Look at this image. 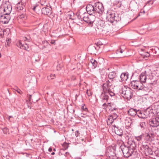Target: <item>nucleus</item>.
Returning a JSON list of instances; mask_svg holds the SVG:
<instances>
[{
	"label": "nucleus",
	"mask_w": 159,
	"mask_h": 159,
	"mask_svg": "<svg viewBox=\"0 0 159 159\" xmlns=\"http://www.w3.org/2000/svg\"><path fill=\"white\" fill-rule=\"evenodd\" d=\"M52 149L51 147L49 148L48 149V151L50 152H52Z\"/></svg>",
	"instance_id": "55"
},
{
	"label": "nucleus",
	"mask_w": 159,
	"mask_h": 159,
	"mask_svg": "<svg viewBox=\"0 0 159 159\" xmlns=\"http://www.w3.org/2000/svg\"><path fill=\"white\" fill-rule=\"evenodd\" d=\"M149 77H148V79L150 80H152V79H153L154 78H156V76H153V75H152V74L151 75H150L149 74Z\"/></svg>",
	"instance_id": "40"
},
{
	"label": "nucleus",
	"mask_w": 159,
	"mask_h": 159,
	"mask_svg": "<svg viewBox=\"0 0 159 159\" xmlns=\"http://www.w3.org/2000/svg\"><path fill=\"white\" fill-rule=\"evenodd\" d=\"M12 117L11 116H9L8 118V120L10 121H11V120H10V118H12Z\"/></svg>",
	"instance_id": "54"
},
{
	"label": "nucleus",
	"mask_w": 159,
	"mask_h": 159,
	"mask_svg": "<svg viewBox=\"0 0 159 159\" xmlns=\"http://www.w3.org/2000/svg\"><path fill=\"white\" fill-rule=\"evenodd\" d=\"M152 52L157 55H159V48L157 47H156L152 49Z\"/></svg>",
	"instance_id": "27"
},
{
	"label": "nucleus",
	"mask_w": 159,
	"mask_h": 159,
	"mask_svg": "<svg viewBox=\"0 0 159 159\" xmlns=\"http://www.w3.org/2000/svg\"><path fill=\"white\" fill-rule=\"evenodd\" d=\"M157 81L156 78H154L151 80L150 83L155 84L157 83Z\"/></svg>",
	"instance_id": "33"
},
{
	"label": "nucleus",
	"mask_w": 159,
	"mask_h": 159,
	"mask_svg": "<svg viewBox=\"0 0 159 159\" xmlns=\"http://www.w3.org/2000/svg\"><path fill=\"white\" fill-rule=\"evenodd\" d=\"M92 63L93 66L95 68L97 65V62L95 60L92 59L90 61Z\"/></svg>",
	"instance_id": "31"
},
{
	"label": "nucleus",
	"mask_w": 159,
	"mask_h": 159,
	"mask_svg": "<svg viewBox=\"0 0 159 159\" xmlns=\"http://www.w3.org/2000/svg\"><path fill=\"white\" fill-rule=\"evenodd\" d=\"M23 39L25 41H27L28 42H30L31 41V39L29 35L25 37H24Z\"/></svg>",
	"instance_id": "32"
},
{
	"label": "nucleus",
	"mask_w": 159,
	"mask_h": 159,
	"mask_svg": "<svg viewBox=\"0 0 159 159\" xmlns=\"http://www.w3.org/2000/svg\"><path fill=\"white\" fill-rule=\"evenodd\" d=\"M125 47L124 46H122L120 47V48L117 49L116 52L117 54L120 53H122L123 52L125 51Z\"/></svg>",
	"instance_id": "23"
},
{
	"label": "nucleus",
	"mask_w": 159,
	"mask_h": 159,
	"mask_svg": "<svg viewBox=\"0 0 159 159\" xmlns=\"http://www.w3.org/2000/svg\"><path fill=\"white\" fill-rule=\"evenodd\" d=\"M38 7H38L37 6H34V7L33 8V10L34 11H35L36 10V9H37L38 8Z\"/></svg>",
	"instance_id": "51"
},
{
	"label": "nucleus",
	"mask_w": 159,
	"mask_h": 159,
	"mask_svg": "<svg viewBox=\"0 0 159 159\" xmlns=\"http://www.w3.org/2000/svg\"><path fill=\"white\" fill-rule=\"evenodd\" d=\"M51 9L52 8L51 7H43L41 9L42 13L44 15H50L52 13Z\"/></svg>",
	"instance_id": "13"
},
{
	"label": "nucleus",
	"mask_w": 159,
	"mask_h": 159,
	"mask_svg": "<svg viewBox=\"0 0 159 159\" xmlns=\"http://www.w3.org/2000/svg\"><path fill=\"white\" fill-rule=\"evenodd\" d=\"M155 138L156 135L153 133H146L145 137V139L150 142L155 141Z\"/></svg>",
	"instance_id": "10"
},
{
	"label": "nucleus",
	"mask_w": 159,
	"mask_h": 159,
	"mask_svg": "<svg viewBox=\"0 0 159 159\" xmlns=\"http://www.w3.org/2000/svg\"><path fill=\"white\" fill-rule=\"evenodd\" d=\"M99 45L98 42V44H95L94 45H90L88 48V50L91 54H95L97 50H98L100 48V44Z\"/></svg>",
	"instance_id": "5"
},
{
	"label": "nucleus",
	"mask_w": 159,
	"mask_h": 159,
	"mask_svg": "<svg viewBox=\"0 0 159 159\" xmlns=\"http://www.w3.org/2000/svg\"><path fill=\"white\" fill-rule=\"evenodd\" d=\"M117 76L116 72L115 71L109 72L108 75V78L111 80V82L114 81Z\"/></svg>",
	"instance_id": "15"
},
{
	"label": "nucleus",
	"mask_w": 159,
	"mask_h": 159,
	"mask_svg": "<svg viewBox=\"0 0 159 159\" xmlns=\"http://www.w3.org/2000/svg\"><path fill=\"white\" fill-rule=\"evenodd\" d=\"M95 11L96 13H98L101 14L104 11V8L102 4L99 2H97L94 4Z\"/></svg>",
	"instance_id": "6"
},
{
	"label": "nucleus",
	"mask_w": 159,
	"mask_h": 159,
	"mask_svg": "<svg viewBox=\"0 0 159 159\" xmlns=\"http://www.w3.org/2000/svg\"><path fill=\"white\" fill-rule=\"evenodd\" d=\"M115 16V13H108L107 15V19L111 23H113L114 22Z\"/></svg>",
	"instance_id": "16"
},
{
	"label": "nucleus",
	"mask_w": 159,
	"mask_h": 159,
	"mask_svg": "<svg viewBox=\"0 0 159 159\" xmlns=\"http://www.w3.org/2000/svg\"><path fill=\"white\" fill-rule=\"evenodd\" d=\"M69 152H66L65 154H64V155L66 156V157L68 156V155H69Z\"/></svg>",
	"instance_id": "53"
},
{
	"label": "nucleus",
	"mask_w": 159,
	"mask_h": 159,
	"mask_svg": "<svg viewBox=\"0 0 159 159\" xmlns=\"http://www.w3.org/2000/svg\"><path fill=\"white\" fill-rule=\"evenodd\" d=\"M114 22L117 23L121 20V15L115 13Z\"/></svg>",
	"instance_id": "25"
},
{
	"label": "nucleus",
	"mask_w": 159,
	"mask_h": 159,
	"mask_svg": "<svg viewBox=\"0 0 159 159\" xmlns=\"http://www.w3.org/2000/svg\"><path fill=\"white\" fill-rule=\"evenodd\" d=\"M107 104L110 107H111V103H108Z\"/></svg>",
	"instance_id": "57"
},
{
	"label": "nucleus",
	"mask_w": 159,
	"mask_h": 159,
	"mask_svg": "<svg viewBox=\"0 0 159 159\" xmlns=\"http://www.w3.org/2000/svg\"><path fill=\"white\" fill-rule=\"evenodd\" d=\"M2 32H3V33H4L3 31H2Z\"/></svg>",
	"instance_id": "64"
},
{
	"label": "nucleus",
	"mask_w": 159,
	"mask_h": 159,
	"mask_svg": "<svg viewBox=\"0 0 159 159\" xmlns=\"http://www.w3.org/2000/svg\"><path fill=\"white\" fill-rule=\"evenodd\" d=\"M4 130H7V129H6V128H5V129H4L3 130V132H4Z\"/></svg>",
	"instance_id": "59"
},
{
	"label": "nucleus",
	"mask_w": 159,
	"mask_h": 159,
	"mask_svg": "<svg viewBox=\"0 0 159 159\" xmlns=\"http://www.w3.org/2000/svg\"><path fill=\"white\" fill-rule=\"evenodd\" d=\"M81 108L82 110L85 111H87V108L86 107L84 108V106H82V107Z\"/></svg>",
	"instance_id": "49"
},
{
	"label": "nucleus",
	"mask_w": 159,
	"mask_h": 159,
	"mask_svg": "<svg viewBox=\"0 0 159 159\" xmlns=\"http://www.w3.org/2000/svg\"><path fill=\"white\" fill-rule=\"evenodd\" d=\"M143 13H145V11H143Z\"/></svg>",
	"instance_id": "63"
},
{
	"label": "nucleus",
	"mask_w": 159,
	"mask_h": 159,
	"mask_svg": "<svg viewBox=\"0 0 159 159\" xmlns=\"http://www.w3.org/2000/svg\"><path fill=\"white\" fill-rule=\"evenodd\" d=\"M116 6L118 7H124V6L122 5V3L120 1H118L117 4H116Z\"/></svg>",
	"instance_id": "39"
},
{
	"label": "nucleus",
	"mask_w": 159,
	"mask_h": 159,
	"mask_svg": "<svg viewBox=\"0 0 159 159\" xmlns=\"http://www.w3.org/2000/svg\"><path fill=\"white\" fill-rule=\"evenodd\" d=\"M79 134H80V133L79 132V131L78 130L76 131L75 132V136L76 137H77L78 136H79Z\"/></svg>",
	"instance_id": "44"
},
{
	"label": "nucleus",
	"mask_w": 159,
	"mask_h": 159,
	"mask_svg": "<svg viewBox=\"0 0 159 159\" xmlns=\"http://www.w3.org/2000/svg\"><path fill=\"white\" fill-rule=\"evenodd\" d=\"M51 155H54V154H55V153H54V152H52L51 153Z\"/></svg>",
	"instance_id": "58"
},
{
	"label": "nucleus",
	"mask_w": 159,
	"mask_h": 159,
	"mask_svg": "<svg viewBox=\"0 0 159 159\" xmlns=\"http://www.w3.org/2000/svg\"><path fill=\"white\" fill-rule=\"evenodd\" d=\"M117 108H111L109 110L111 111H114L116 110Z\"/></svg>",
	"instance_id": "47"
},
{
	"label": "nucleus",
	"mask_w": 159,
	"mask_h": 159,
	"mask_svg": "<svg viewBox=\"0 0 159 159\" xmlns=\"http://www.w3.org/2000/svg\"><path fill=\"white\" fill-rule=\"evenodd\" d=\"M10 20V17L8 16H2L0 17V20L4 24L7 23Z\"/></svg>",
	"instance_id": "19"
},
{
	"label": "nucleus",
	"mask_w": 159,
	"mask_h": 159,
	"mask_svg": "<svg viewBox=\"0 0 159 159\" xmlns=\"http://www.w3.org/2000/svg\"><path fill=\"white\" fill-rule=\"evenodd\" d=\"M148 70L145 71L140 75V81L138 80H133L130 84L131 87L134 89L142 90L143 88V83L146 82L147 79L149 77V73Z\"/></svg>",
	"instance_id": "1"
},
{
	"label": "nucleus",
	"mask_w": 159,
	"mask_h": 159,
	"mask_svg": "<svg viewBox=\"0 0 159 159\" xmlns=\"http://www.w3.org/2000/svg\"><path fill=\"white\" fill-rule=\"evenodd\" d=\"M53 150L54 151H55V148H54V149H53Z\"/></svg>",
	"instance_id": "62"
},
{
	"label": "nucleus",
	"mask_w": 159,
	"mask_h": 159,
	"mask_svg": "<svg viewBox=\"0 0 159 159\" xmlns=\"http://www.w3.org/2000/svg\"><path fill=\"white\" fill-rule=\"evenodd\" d=\"M16 45L21 49H24L28 51H30V49L27 43H25V44H22L20 40L17 43Z\"/></svg>",
	"instance_id": "9"
},
{
	"label": "nucleus",
	"mask_w": 159,
	"mask_h": 159,
	"mask_svg": "<svg viewBox=\"0 0 159 159\" xmlns=\"http://www.w3.org/2000/svg\"><path fill=\"white\" fill-rule=\"evenodd\" d=\"M107 106H108V105L107 104H106V103H104L102 105V107H103V108L105 109H106Z\"/></svg>",
	"instance_id": "43"
},
{
	"label": "nucleus",
	"mask_w": 159,
	"mask_h": 159,
	"mask_svg": "<svg viewBox=\"0 0 159 159\" xmlns=\"http://www.w3.org/2000/svg\"><path fill=\"white\" fill-rule=\"evenodd\" d=\"M114 126V130L115 134L119 136H122L123 134L122 129L119 127H116V126Z\"/></svg>",
	"instance_id": "18"
},
{
	"label": "nucleus",
	"mask_w": 159,
	"mask_h": 159,
	"mask_svg": "<svg viewBox=\"0 0 159 159\" xmlns=\"http://www.w3.org/2000/svg\"><path fill=\"white\" fill-rule=\"evenodd\" d=\"M106 92L107 93L108 95H110V96L112 97L115 96V94L113 92L111 91L109 89H107V91H106Z\"/></svg>",
	"instance_id": "30"
},
{
	"label": "nucleus",
	"mask_w": 159,
	"mask_h": 159,
	"mask_svg": "<svg viewBox=\"0 0 159 159\" xmlns=\"http://www.w3.org/2000/svg\"><path fill=\"white\" fill-rule=\"evenodd\" d=\"M11 39L10 38H7L6 39V45L7 46H9V44L11 43Z\"/></svg>",
	"instance_id": "35"
},
{
	"label": "nucleus",
	"mask_w": 159,
	"mask_h": 159,
	"mask_svg": "<svg viewBox=\"0 0 159 159\" xmlns=\"http://www.w3.org/2000/svg\"><path fill=\"white\" fill-rule=\"evenodd\" d=\"M103 92L104 94H102V99L103 100H105L107 101L109 98V96L107 94V93L106 92V91L105 92Z\"/></svg>",
	"instance_id": "26"
},
{
	"label": "nucleus",
	"mask_w": 159,
	"mask_h": 159,
	"mask_svg": "<svg viewBox=\"0 0 159 159\" xmlns=\"http://www.w3.org/2000/svg\"><path fill=\"white\" fill-rule=\"evenodd\" d=\"M149 124L151 126L153 127L159 126V115L150 120Z\"/></svg>",
	"instance_id": "8"
},
{
	"label": "nucleus",
	"mask_w": 159,
	"mask_h": 159,
	"mask_svg": "<svg viewBox=\"0 0 159 159\" xmlns=\"http://www.w3.org/2000/svg\"><path fill=\"white\" fill-rule=\"evenodd\" d=\"M63 146L64 148L63 150H66L68 147V143H63Z\"/></svg>",
	"instance_id": "37"
},
{
	"label": "nucleus",
	"mask_w": 159,
	"mask_h": 159,
	"mask_svg": "<svg viewBox=\"0 0 159 159\" xmlns=\"http://www.w3.org/2000/svg\"><path fill=\"white\" fill-rule=\"evenodd\" d=\"M29 97H29V101H30V100L31 99V95H29Z\"/></svg>",
	"instance_id": "56"
},
{
	"label": "nucleus",
	"mask_w": 159,
	"mask_h": 159,
	"mask_svg": "<svg viewBox=\"0 0 159 159\" xmlns=\"http://www.w3.org/2000/svg\"><path fill=\"white\" fill-rule=\"evenodd\" d=\"M95 17L94 15H89V16L87 13H84L82 18L83 20L89 24H92L95 20Z\"/></svg>",
	"instance_id": "3"
},
{
	"label": "nucleus",
	"mask_w": 159,
	"mask_h": 159,
	"mask_svg": "<svg viewBox=\"0 0 159 159\" xmlns=\"http://www.w3.org/2000/svg\"><path fill=\"white\" fill-rule=\"evenodd\" d=\"M17 92L19 93H20V92L19 91H17Z\"/></svg>",
	"instance_id": "61"
},
{
	"label": "nucleus",
	"mask_w": 159,
	"mask_h": 159,
	"mask_svg": "<svg viewBox=\"0 0 159 159\" xmlns=\"http://www.w3.org/2000/svg\"><path fill=\"white\" fill-rule=\"evenodd\" d=\"M146 124L145 122H141L140 123L139 126L142 130H143L145 129V127L146 126Z\"/></svg>",
	"instance_id": "28"
},
{
	"label": "nucleus",
	"mask_w": 159,
	"mask_h": 159,
	"mask_svg": "<svg viewBox=\"0 0 159 159\" xmlns=\"http://www.w3.org/2000/svg\"><path fill=\"white\" fill-rule=\"evenodd\" d=\"M143 135H141L139 136H136L135 137V139L138 141L141 140L143 138Z\"/></svg>",
	"instance_id": "36"
},
{
	"label": "nucleus",
	"mask_w": 159,
	"mask_h": 159,
	"mask_svg": "<svg viewBox=\"0 0 159 159\" xmlns=\"http://www.w3.org/2000/svg\"><path fill=\"white\" fill-rule=\"evenodd\" d=\"M83 16V15H82L81 16H78L77 17V19L79 20H80L82 21V16Z\"/></svg>",
	"instance_id": "45"
},
{
	"label": "nucleus",
	"mask_w": 159,
	"mask_h": 159,
	"mask_svg": "<svg viewBox=\"0 0 159 159\" xmlns=\"http://www.w3.org/2000/svg\"><path fill=\"white\" fill-rule=\"evenodd\" d=\"M112 84L109 80H107L106 81V83L104 84L103 85V92H105V91H107V89H109V87L111 86Z\"/></svg>",
	"instance_id": "17"
},
{
	"label": "nucleus",
	"mask_w": 159,
	"mask_h": 159,
	"mask_svg": "<svg viewBox=\"0 0 159 159\" xmlns=\"http://www.w3.org/2000/svg\"><path fill=\"white\" fill-rule=\"evenodd\" d=\"M127 153L130 154L129 157L132 156L133 157H134V155L136 153L135 152H134V150L132 149H129V152H127Z\"/></svg>",
	"instance_id": "29"
},
{
	"label": "nucleus",
	"mask_w": 159,
	"mask_h": 159,
	"mask_svg": "<svg viewBox=\"0 0 159 159\" xmlns=\"http://www.w3.org/2000/svg\"><path fill=\"white\" fill-rule=\"evenodd\" d=\"M86 93L88 96H90L91 95V91L88 90H87L86 91Z\"/></svg>",
	"instance_id": "42"
},
{
	"label": "nucleus",
	"mask_w": 159,
	"mask_h": 159,
	"mask_svg": "<svg viewBox=\"0 0 159 159\" xmlns=\"http://www.w3.org/2000/svg\"><path fill=\"white\" fill-rule=\"evenodd\" d=\"M157 156L159 157V154H157Z\"/></svg>",
	"instance_id": "60"
},
{
	"label": "nucleus",
	"mask_w": 159,
	"mask_h": 159,
	"mask_svg": "<svg viewBox=\"0 0 159 159\" xmlns=\"http://www.w3.org/2000/svg\"><path fill=\"white\" fill-rule=\"evenodd\" d=\"M12 7L10 4L6 5L3 9L4 14L8 15L9 14L11 11Z\"/></svg>",
	"instance_id": "14"
},
{
	"label": "nucleus",
	"mask_w": 159,
	"mask_h": 159,
	"mask_svg": "<svg viewBox=\"0 0 159 159\" xmlns=\"http://www.w3.org/2000/svg\"><path fill=\"white\" fill-rule=\"evenodd\" d=\"M114 120L113 117L110 116L109 118H108V121H107V122L108 123L109 122L110 124H112Z\"/></svg>",
	"instance_id": "34"
},
{
	"label": "nucleus",
	"mask_w": 159,
	"mask_h": 159,
	"mask_svg": "<svg viewBox=\"0 0 159 159\" xmlns=\"http://www.w3.org/2000/svg\"><path fill=\"white\" fill-rule=\"evenodd\" d=\"M144 56L146 57H148L150 56V54L148 52H146L145 53V54L144 55Z\"/></svg>",
	"instance_id": "46"
},
{
	"label": "nucleus",
	"mask_w": 159,
	"mask_h": 159,
	"mask_svg": "<svg viewBox=\"0 0 159 159\" xmlns=\"http://www.w3.org/2000/svg\"><path fill=\"white\" fill-rule=\"evenodd\" d=\"M121 93L124 98L127 100H129L133 96L132 91L129 88L127 89L125 87L123 89Z\"/></svg>",
	"instance_id": "4"
},
{
	"label": "nucleus",
	"mask_w": 159,
	"mask_h": 159,
	"mask_svg": "<svg viewBox=\"0 0 159 159\" xmlns=\"http://www.w3.org/2000/svg\"><path fill=\"white\" fill-rule=\"evenodd\" d=\"M121 150L122 151L123 154L125 157L128 158L129 157L130 154L127 153V152H129V148L128 147L125 146H121Z\"/></svg>",
	"instance_id": "11"
},
{
	"label": "nucleus",
	"mask_w": 159,
	"mask_h": 159,
	"mask_svg": "<svg viewBox=\"0 0 159 159\" xmlns=\"http://www.w3.org/2000/svg\"><path fill=\"white\" fill-rule=\"evenodd\" d=\"M149 145L150 144L149 143L144 142L142 143L140 147V149L144 152L145 154L147 156L153 154V152L151 148H150Z\"/></svg>",
	"instance_id": "2"
},
{
	"label": "nucleus",
	"mask_w": 159,
	"mask_h": 159,
	"mask_svg": "<svg viewBox=\"0 0 159 159\" xmlns=\"http://www.w3.org/2000/svg\"><path fill=\"white\" fill-rule=\"evenodd\" d=\"M128 73H124L121 74L120 77L122 81H126L128 78Z\"/></svg>",
	"instance_id": "22"
},
{
	"label": "nucleus",
	"mask_w": 159,
	"mask_h": 159,
	"mask_svg": "<svg viewBox=\"0 0 159 159\" xmlns=\"http://www.w3.org/2000/svg\"><path fill=\"white\" fill-rule=\"evenodd\" d=\"M55 76V74H51L50 75V77H51V79H54V76Z\"/></svg>",
	"instance_id": "52"
},
{
	"label": "nucleus",
	"mask_w": 159,
	"mask_h": 159,
	"mask_svg": "<svg viewBox=\"0 0 159 159\" xmlns=\"http://www.w3.org/2000/svg\"><path fill=\"white\" fill-rule=\"evenodd\" d=\"M86 10L87 12V14L90 15L95 16L94 14L96 13V11H95L94 5L93 6L91 4L87 5L86 7Z\"/></svg>",
	"instance_id": "7"
},
{
	"label": "nucleus",
	"mask_w": 159,
	"mask_h": 159,
	"mask_svg": "<svg viewBox=\"0 0 159 159\" xmlns=\"http://www.w3.org/2000/svg\"><path fill=\"white\" fill-rule=\"evenodd\" d=\"M148 110H147L144 112L138 110L137 116L140 118L144 119L147 117L148 113H147Z\"/></svg>",
	"instance_id": "12"
},
{
	"label": "nucleus",
	"mask_w": 159,
	"mask_h": 159,
	"mask_svg": "<svg viewBox=\"0 0 159 159\" xmlns=\"http://www.w3.org/2000/svg\"><path fill=\"white\" fill-rule=\"evenodd\" d=\"M138 111L133 108H130L128 111V113L129 115L132 116H134L137 114Z\"/></svg>",
	"instance_id": "20"
},
{
	"label": "nucleus",
	"mask_w": 159,
	"mask_h": 159,
	"mask_svg": "<svg viewBox=\"0 0 159 159\" xmlns=\"http://www.w3.org/2000/svg\"><path fill=\"white\" fill-rule=\"evenodd\" d=\"M100 24H102V27H103L104 26V22L103 21H100Z\"/></svg>",
	"instance_id": "50"
},
{
	"label": "nucleus",
	"mask_w": 159,
	"mask_h": 159,
	"mask_svg": "<svg viewBox=\"0 0 159 159\" xmlns=\"http://www.w3.org/2000/svg\"><path fill=\"white\" fill-rule=\"evenodd\" d=\"M129 146L128 147L130 149H132L134 150L136 147V144L135 142L132 141H129L128 142Z\"/></svg>",
	"instance_id": "21"
},
{
	"label": "nucleus",
	"mask_w": 159,
	"mask_h": 159,
	"mask_svg": "<svg viewBox=\"0 0 159 159\" xmlns=\"http://www.w3.org/2000/svg\"><path fill=\"white\" fill-rule=\"evenodd\" d=\"M50 43L52 44H55V40H52L51 41Z\"/></svg>",
	"instance_id": "48"
},
{
	"label": "nucleus",
	"mask_w": 159,
	"mask_h": 159,
	"mask_svg": "<svg viewBox=\"0 0 159 159\" xmlns=\"http://www.w3.org/2000/svg\"><path fill=\"white\" fill-rule=\"evenodd\" d=\"M25 5V3L20 2L17 4V7L18 10H22L24 8Z\"/></svg>",
	"instance_id": "24"
},
{
	"label": "nucleus",
	"mask_w": 159,
	"mask_h": 159,
	"mask_svg": "<svg viewBox=\"0 0 159 159\" xmlns=\"http://www.w3.org/2000/svg\"><path fill=\"white\" fill-rule=\"evenodd\" d=\"M110 116L113 117V118L114 120H115L116 119L118 116L116 113H114L113 115H111Z\"/></svg>",
	"instance_id": "41"
},
{
	"label": "nucleus",
	"mask_w": 159,
	"mask_h": 159,
	"mask_svg": "<svg viewBox=\"0 0 159 159\" xmlns=\"http://www.w3.org/2000/svg\"><path fill=\"white\" fill-rule=\"evenodd\" d=\"M19 17L21 19H25L26 18V16L25 13H23Z\"/></svg>",
	"instance_id": "38"
}]
</instances>
